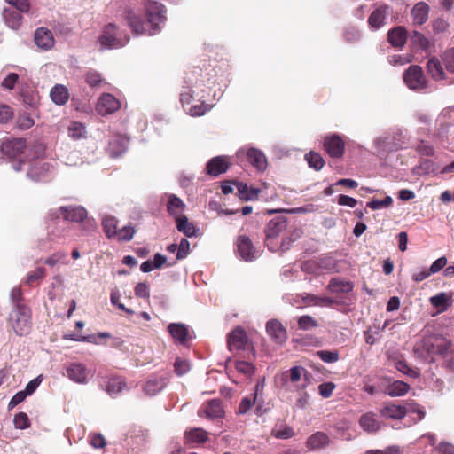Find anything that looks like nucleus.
<instances>
[{"label":"nucleus","instance_id":"obj_1","mask_svg":"<svg viewBox=\"0 0 454 454\" xmlns=\"http://www.w3.org/2000/svg\"><path fill=\"white\" fill-rule=\"evenodd\" d=\"M146 21H143L131 7H126L121 14L122 19L137 35H153L161 30L167 20L165 6L158 2H149L145 5Z\"/></svg>","mask_w":454,"mask_h":454},{"label":"nucleus","instance_id":"obj_2","mask_svg":"<svg viewBox=\"0 0 454 454\" xmlns=\"http://www.w3.org/2000/svg\"><path fill=\"white\" fill-rule=\"evenodd\" d=\"M309 373L302 366H294L289 370L282 372L277 377L281 385L286 389H294L296 391L304 390L309 384Z\"/></svg>","mask_w":454,"mask_h":454},{"label":"nucleus","instance_id":"obj_3","mask_svg":"<svg viewBox=\"0 0 454 454\" xmlns=\"http://www.w3.org/2000/svg\"><path fill=\"white\" fill-rule=\"evenodd\" d=\"M8 321L17 335H27L32 328L30 309L25 304L14 307L9 315Z\"/></svg>","mask_w":454,"mask_h":454},{"label":"nucleus","instance_id":"obj_4","mask_svg":"<svg viewBox=\"0 0 454 454\" xmlns=\"http://www.w3.org/2000/svg\"><path fill=\"white\" fill-rule=\"evenodd\" d=\"M287 227L286 218L283 215H278L271 219L265 229L266 246L271 251L278 250V244L275 239L284 231Z\"/></svg>","mask_w":454,"mask_h":454},{"label":"nucleus","instance_id":"obj_5","mask_svg":"<svg viewBox=\"0 0 454 454\" xmlns=\"http://www.w3.org/2000/svg\"><path fill=\"white\" fill-rule=\"evenodd\" d=\"M403 81L406 86L412 90H420L427 87V82L422 68L417 65H412L405 70Z\"/></svg>","mask_w":454,"mask_h":454},{"label":"nucleus","instance_id":"obj_6","mask_svg":"<svg viewBox=\"0 0 454 454\" xmlns=\"http://www.w3.org/2000/svg\"><path fill=\"white\" fill-rule=\"evenodd\" d=\"M237 158L239 160L247 159V161L258 171H264L267 168V159L264 153L256 148H240L237 152Z\"/></svg>","mask_w":454,"mask_h":454},{"label":"nucleus","instance_id":"obj_7","mask_svg":"<svg viewBox=\"0 0 454 454\" xmlns=\"http://www.w3.org/2000/svg\"><path fill=\"white\" fill-rule=\"evenodd\" d=\"M450 342L442 335H429L423 340V348L428 357L433 359L434 355L444 354L450 348Z\"/></svg>","mask_w":454,"mask_h":454},{"label":"nucleus","instance_id":"obj_8","mask_svg":"<svg viewBox=\"0 0 454 454\" xmlns=\"http://www.w3.org/2000/svg\"><path fill=\"white\" fill-rule=\"evenodd\" d=\"M27 148L24 138H13L3 142L1 150L4 155L11 159H20Z\"/></svg>","mask_w":454,"mask_h":454},{"label":"nucleus","instance_id":"obj_9","mask_svg":"<svg viewBox=\"0 0 454 454\" xmlns=\"http://www.w3.org/2000/svg\"><path fill=\"white\" fill-rule=\"evenodd\" d=\"M324 147L331 157L340 158L343 155L345 143L339 135L333 134L325 137Z\"/></svg>","mask_w":454,"mask_h":454},{"label":"nucleus","instance_id":"obj_10","mask_svg":"<svg viewBox=\"0 0 454 454\" xmlns=\"http://www.w3.org/2000/svg\"><path fill=\"white\" fill-rule=\"evenodd\" d=\"M437 130L440 135L447 134L454 127V106L442 109L436 119Z\"/></svg>","mask_w":454,"mask_h":454},{"label":"nucleus","instance_id":"obj_11","mask_svg":"<svg viewBox=\"0 0 454 454\" xmlns=\"http://www.w3.org/2000/svg\"><path fill=\"white\" fill-rule=\"evenodd\" d=\"M237 250L240 258L246 262H251L257 257L256 250L253 247L251 240L246 236L239 237Z\"/></svg>","mask_w":454,"mask_h":454},{"label":"nucleus","instance_id":"obj_12","mask_svg":"<svg viewBox=\"0 0 454 454\" xmlns=\"http://www.w3.org/2000/svg\"><path fill=\"white\" fill-rule=\"evenodd\" d=\"M67 376L77 383H86L90 376V371L79 363H72L67 367Z\"/></svg>","mask_w":454,"mask_h":454},{"label":"nucleus","instance_id":"obj_13","mask_svg":"<svg viewBox=\"0 0 454 454\" xmlns=\"http://www.w3.org/2000/svg\"><path fill=\"white\" fill-rule=\"evenodd\" d=\"M247 340L246 332L241 327H236L228 335V348L231 351L245 349Z\"/></svg>","mask_w":454,"mask_h":454},{"label":"nucleus","instance_id":"obj_14","mask_svg":"<svg viewBox=\"0 0 454 454\" xmlns=\"http://www.w3.org/2000/svg\"><path fill=\"white\" fill-rule=\"evenodd\" d=\"M34 40L39 48L45 51L51 49L55 43L51 31L43 27L35 30Z\"/></svg>","mask_w":454,"mask_h":454},{"label":"nucleus","instance_id":"obj_15","mask_svg":"<svg viewBox=\"0 0 454 454\" xmlns=\"http://www.w3.org/2000/svg\"><path fill=\"white\" fill-rule=\"evenodd\" d=\"M266 331L270 338L277 343L282 344L287 339L286 329L277 319H271L267 323Z\"/></svg>","mask_w":454,"mask_h":454},{"label":"nucleus","instance_id":"obj_16","mask_svg":"<svg viewBox=\"0 0 454 454\" xmlns=\"http://www.w3.org/2000/svg\"><path fill=\"white\" fill-rule=\"evenodd\" d=\"M331 443L332 441L325 433L317 431L307 439L306 448L309 450H317L328 447Z\"/></svg>","mask_w":454,"mask_h":454},{"label":"nucleus","instance_id":"obj_17","mask_svg":"<svg viewBox=\"0 0 454 454\" xmlns=\"http://www.w3.org/2000/svg\"><path fill=\"white\" fill-rule=\"evenodd\" d=\"M61 214L66 221L83 222L87 217V211L81 206L60 207Z\"/></svg>","mask_w":454,"mask_h":454},{"label":"nucleus","instance_id":"obj_18","mask_svg":"<svg viewBox=\"0 0 454 454\" xmlns=\"http://www.w3.org/2000/svg\"><path fill=\"white\" fill-rule=\"evenodd\" d=\"M229 168V163L224 156H216L207 164V173L212 176H217L224 173Z\"/></svg>","mask_w":454,"mask_h":454},{"label":"nucleus","instance_id":"obj_19","mask_svg":"<svg viewBox=\"0 0 454 454\" xmlns=\"http://www.w3.org/2000/svg\"><path fill=\"white\" fill-rule=\"evenodd\" d=\"M388 11L389 7L387 5L380 6L375 9L368 19L369 26L373 29H379L384 26Z\"/></svg>","mask_w":454,"mask_h":454},{"label":"nucleus","instance_id":"obj_20","mask_svg":"<svg viewBox=\"0 0 454 454\" xmlns=\"http://www.w3.org/2000/svg\"><path fill=\"white\" fill-rule=\"evenodd\" d=\"M359 425L368 434H374L380 428V422L372 412L363 414L359 419Z\"/></svg>","mask_w":454,"mask_h":454},{"label":"nucleus","instance_id":"obj_21","mask_svg":"<svg viewBox=\"0 0 454 454\" xmlns=\"http://www.w3.org/2000/svg\"><path fill=\"white\" fill-rule=\"evenodd\" d=\"M3 18L5 24L13 30H19L22 25V15L20 12L12 8H4Z\"/></svg>","mask_w":454,"mask_h":454},{"label":"nucleus","instance_id":"obj_22","mask_svg":"<svg viewBox=\"0 0 454 454\" xmlns=\"http://www.w3.org/2000/svg\"><path fill=\"white\" fill-rule=\"evenodd\" d=\"M429 6L424 2L417 3L411 10V18L416 25L424 24L428 19Z\"/></svg>","mask_w":454,"mask_h":454},{"label":"nucleus","instance_id":"obj_23","mask_svg":"<svg viewBox=\"0 0 454 454\" xmlns=\"http://www.w3.org/2000/svg\"><path fill=\"white\" fill-rule=\"evenodd\" d=\"M185 208V204L182 201L180 198L176 196L175 194H171L168 196V200L167 204V210L169 215H171L175 220L177 217L183 216V211Z\"/></svg>","mask_w":454,"mask_h":454},{"label":"nucleus","instance_id":"obj_24","mask_svg":"<svg viewBox=\"0 0 454 454\" xmlns=\"http://www.w3.org/2000/svg\"><path fill=\"white\" fill-rule=\"evenodd\" d=\"M176 226L178 231L184 233L186 237L191 238L198 235L199 229L185 215L176 219Z\"/></svg>","mask_w":454,"mask_h":454},{"label":"nucleus","instance_id":"obj_25","mask_svg":"<svg viewBox=\"0 0 454 454\" xmlns=\"http://www.w3.org/2000/svg\"><path fill=\"white\" fill-rule=\"evenodd\" d=\"M51 100L59 106L65 105L69 99L68 89L62 84H56L50 92Z\"/></svg>","mask_w":454,"mask_h":454},{"label":"nucleus","instance_id":"obj_26","mask_svg":"<svg viewBox=\"0 0 454 454\" xmlns=\"http://www.w3.org/2000/svg\"><path fill=\"white\" fill-rule=\"evenodd\" d=\"M380 413L382 416L400 419H403L407 413V409L405 406L397 405L394 403L386 404L381 410Z\"/></svg>","mask_w":454,"mask_h":454},{"label":"nucleus","instance_id":"obj_27","mask_svg":"<svg viewBox=\"0 0 454 454\" xmlns=\"http://www.w3.org/2000/svg\"><path fill=\"white\" fill-rule=\"evenodd\" d=\"M96 110L100 115H107L114 112V96L106 93L103 94L96 106Z\"/></svg>","mask_w":454,"mask_h":454},{"label":"nucleus","instance_id":"obj_28","mask_svg":"<svg viewBox=\"0 0 454 454\" xmlns=\"http://www.w3.org/2000/svg\"><path fill=\"white\" fill-rule=\"evenodd\" d=\"M388 41L395 47H403L407 41V32L403 27H397L388 32Z\"/></svg>","mask_w":454,"mask_h":454},{"label":"nucleus","instance_id":"obj_29","mask_svg":"<svg viewBox=\"0 0 454 454\" xmlns=\"http://www.w3.org/2000/svg\"><path fill=\"white\" fill-rule=\"evenodd\" d=\"M204 413L210 419L222 418L223 416V409L221 401L219 399L209 401L205 406Z\"/></svg>","mask_w":454,"mask_h":454},{"label":"nucleus","instance_id":"obj_30","mask_svg":"<svg viewBox=\"0 0 454 454\" xmlns=\"http://www.w3.org/2000/svg\"><path fill=\"white\" fill-rule=\"evenodd\" d=\"M168 331L171 336L179 343H184L187 335L188 329L185 325L179 323H173L168 325Z\"/></svg>","mask_w":454,"mask_h":454},{"label":"nucleus","instance_id":"obj_31","mask_svg":"<svg viewBox=\"0 0 454 454\" xmlns=\"http://www.w3.org/2000/svg\"><path fill=\"white\" fill-rule=\"evenodd\" d=\"M333 428L337 434V436L344 441H351L355 438V435L350 432L351 423L348 420H341L337 422Z\"/></svg>","mask_w":454,"mask_h":454},{"label":"nucleus","instance_id":"obj_32","mask_svg":"<svg viewBox=\"0 0 454 454\" xmlns=\"http://www.w3.org/2000/svg\"><path fill=\"white\" fill-rule=\"evenodd\" d=\"M327 289L331 293H349L353 289V285L349 281H345L340 278H333L327 286Z\"/></svg>","mask_w":454,"mask_h":454},{"label":"nucleus","instance_id":"obj_33","mask_svg":"<svg viewBox=\"0 0 454 454\" xmlns=\"http://www.w3.org/2000/svg\"><path fill=\"white\" fill-rule=\"evenodd\" d=\"M237 189L239 197L244 200H254L258 198L261 189L254 187H248L246 184L238 183Z\"/></svg>","mask_w":454,"mask_h":454},{"label":"nucleus","instance_id":"obj_34","mask_svg":"<svg viewBox=\"0 0 454 454\" xmlns=\"http://www.w3.org/2000/svg\"><path fill=\"white\" fill-rule=\"evenodd\" d=\"M427 72L431 74L434 80L445 79V74L440 61L435 59H430L427 63Z\"/></svg>","mask_w":454,"mask_h":454},{"label":"nucleus","instance_id":"obj_35","mask_svg":"<svg viewBox=\"0 0 454 454\" xmlns=\"http://www.w3.org/2000/svg\"><path fill=\"white\" fill-rule=\"evenodd\" d=\"M165 387L164 379L159 377L150 378L145 385V391L149 395H155Z\"/></svg>","mask_w":454,"mask_h":454},{"label":"nucleus","instance_id":"obj_36","mask_svg":"<svg viewBox=\"0 0 454 454\" xmlns=\"http://www.w3.org/2000/svg\"><path fill=\"white\" fill-rule=\"evenodd\" d=\"M187 442L202 443L207 439V434L202 428H193L185 433Z\"/></svg>","mask_w":454,"mask_h":454},{"label":"nucleus","instance_id":"obj_37","mask_svg":"<svg viewBox=\"0 0 454 454\" xmlns=\"http://www.w3.org/2000/svg\"><path fill=\"white\" fill-rule=\"evenodd\" d=\"M263 388H264V381H259L254 386V394H253V403L256 405V413L258 415L262 414V403H263Z\"/></svg>","mask_w":454,"mask_h":454},{"label":"nucleus","instance_id":"obj_38","mask_svg":"<svg viewBox=\"0 0 454 454\" xmlns=\"http://www.w3.org/2000/svg\"><path fill=\"white\" fill-rule=\"evenodd\" d=\"M410 389L408 384L403 381L396 380L393 382L387 388V394L390 396H402L404 395Z\"/></svg>","mask_w":454,"mask_h":454},{"label":"nucleus","instance_id":"obj_39","mask_svg":"<svg viewBox=\"0 0 454 454\" xmlns=\"http://www.w3.org/2000/svg\"><path fill=\"white\" fill-rule=\"evenodd\" d=\"M305 160L309 166L317 171L322 169L325 165V160L322 156L318 153L313 151L305 154Z\"/></svg>","mask_w":454,"mask_h":454},{"label":"nucleus","instance_id":"obj_40","mask_svg":"<svg viewBox=\"0 0 454 454\" xmlns=\"http://www.w3.org/2000/svg\"><path fill=\"white\" fill-rule=\"evenodd\" d=\"M450 296L444 292L439 293L430 298L431 304L434 307L440 309L442 311L447 309L450 306Z\"/></svg>","mask_w":454,"mask_h":454},{"label":"nucleus","instance_id":"obj_41","mask_svg":"<svg viewBox=\"0 0 454 454\" xmlns=\"http://www.w3.org/2000/svg\"><path fill=\"white\" fill-rule=\"evenodd\" d=\"M46 276V270L43 267H38L34 271L27 273L25 283L33 286L35 283L43 279Z\"/></svg>","mask_w":454,"mask_h":454},{"label":"nucleus","instance_id":"obj_42","mask_svg":"<svg viewBox=\"0 0 454 454\" xmlns=\"http://www.w3.org/2000/svg\"><path fill=\"white\" fill-rule=\"evenodd\" d=\"M51 166L47 163L35 161L30 168L29 175L35 179H40L44 173L50 170Z\"/></svg>","mask_w":454,"mask_h":454},{"label":"nucleus","instance_id":"obj_43","mask_svg":"<svg viewBox=\"0 0 454 454\" xmlns=\"http://www.w3.org/2000/svg\"><path fill=\"white\" fill-rule=\"evenodd\" d=\"M411 42L413 45L419 47L421 50H427L430 46L428 39L421 33L414 31L411 36Z\"/></svg>","mask_w":454,"mask_h":454},{"label":"nucleus","instance_id":"obj_44","mask_svg":"<svg viewBox=\"0 0 454 454\" xmlns=\"http://www.w3.org/2000/svg\"><path fill=\"white\" fill-rule=\"evenodd\" d=\"M320 274L325 272H333L337 270L336 261L332 257H324L318 260Z\"/></svg>","mask_w":454,"mask_h":454},{"label":"nucleus","instance_id":"obj_45","mask_svg":"<svg viewBox=\"0 0 454 454\" xmlns=\"http://www.w3.org/2000/svg\"><path fill=\"white\" fill-rule=\"evenodd\" d=\"M135 232L136 230L132 225H127L118 231H115V237L119 241H129L133 239Z\"/></svg>","mask_w":454,"mask_h":454},{"label":"nucleus","instance_id":"obj_46","mask_svg":"<svg viewBox=\"0 0 454 454\" xmlns=\"http://www.w3.org/2000/svg\"><path fill=\"white\" fill-rule=\"evenodd\" d=\"M85 127L82 123L78 121L71 122L68 127V135L74 139H79L84 137Z\"/></svg>","mask_w":454,"mask_h":454},{"label":"nucleus","instance_id":"obj_47","mask_svg":"<svg viewBox=\"0 0 454 454\" xmlns=\"http://www.w3.org/2000/svg\"><path fill=\"white\" fill-rule=\"evenodd\" d=\"M114 29V26L110 23L106 27L104 34L99 37L98 41L102 47L112 48L114 45V35L111 34V30Z\"/></svg>","mask_w":454,"mask_h":454},{"label":"nucleus","instance_id":"obj_48","mask_svg":"<svg viewBox=\"0 0 454 454\" xmlns=\"http://www.w3.org/2000/svg\"><path fill=\"white\" fill-rule=\"evenodd\" d=\"M393 200L390 196H386L383 200H372L367 203V207L372 210H379L391 206Z\"/></svg>","mask_w":454,"mask_h":454},{"label":"nucleus","instance_id":"obj_49","mask_svg":"<svg viewBox=\"0 0 454 454\" xmlns=\"http://www.w3.org/2000/svg\"><path fill=\"white\" fill-rule=\"evenodd\" d=\"M13 423L16 428L26 429L30 427L28 416L25 412H19L14 416Z\"/></svg>","mask_w":454,"mask_h":454},{"label":"nucleus","instance_id":"obj_50","mask_svg":"<svg viewBox=\"0 0 454 454\" xmlns=\"http://www.w3.org/2000/svg\"><path fill=\"white\" fill-rule=\"evenodd\" d=\"M298 325L300 329L307 331L317 327L318 325L316 319L310 316L306 315L299 317Z\"/></svg>","mask_w":454,"mask_h":454},{"label":"nucleus","instance_id":"obj_51","mask_svg":"<svg viewBox=\"0 0 454 454\" xmlns=\"http://www.w3.org/2000/svg\"><path fill=\"white\" fill-rule=\"evenodd\" d=\"M301 270L309 274H320L319 262L316 260L305 261L301 265Z\"/></svg>","mask_w":454,"mask_h":454},{"label":"nucleus","instance_id":"obj_52","mask_svg":"<svg viewBox=\"0 0 454 454\" xmlns=\"http://www.w3.org/2000/svg\"><path fill=\"white\" fill-rule=\"evenodd\" d=\"M302 235V231L300 228H295L288 239H284L281 242L280 248L282 251L289 249L292 242L300 239Z\"/></svg>","mask_w":454,"mask_h":454},{"label":"nucleus","instance_id":"obj_53","mask_svg":"<svg viewBox=\"0 0 454 454\" xmlns=\"http://www.w3.org/2000/svg\"><path fill=\"white\" fill-rule=\"evenodd\" d=\"M271 434L278 439H289L294 433L290 427L283 426L281 428H274Z\"/></svg>","mask_w":454,"mask_h":454},{"label":"nucleus","instance_id":"obj_54","mask_svg":"<svg viewBox=\"0 0 454 454\" xmlns=\"http://www.w3.org/2000/svg\"><path fill=\"white\" fill-rule=\"evenodd\" d=\"M17 127L20 129H28L35 124V121L33 118L27 114H23L19 115L17 121H16Z\"/></svg>","mask_w":454,"mask_h":454},{"label":"nucleus","instance_id":"obj_55","mask_svg":"<svg viewBox=\"0 0 454 454\" xmlns=\"http://www.w3.org/2000/svg\"><path fill=\"white\" fill-rule=\"evenodd\" d=\"M235 368L239 372L246 376H252L254 373V366L245 361H237L235 363Z\"/></svg>","mask_w":454,"mask_h":454},{"label":"nucleus","instance_id":"obj_56","mask_svg":"<svg viewBox=\"0 0 454 454\" xmlns=\"http://www.w3.org/2000/svg\"><path fill=\"white\" fill-rule=\"evenodd\" d=\"M307 302L316 306L330 307L334 303V300L327 296L313 295L310 301H307Z\"/></svg>","mask_w":454,"mask_h":454},{"label":"nucleus","instance_id":"obj_57","mask_svg":"<svg viewBox=\"0 0 454 454\" xmlns=\"http://www.w3.org/2000/svg\"><path fill=\"white\" fill-rule=\"evenodd\" d=\"M14 113L9 105H0V123H7L13 118Z\"/></svg>","mask_w":454,"mask_h":454},{"label":"nucleus","instance_id":"obj_58","mask_svg":"<svg viewBox=\"0 0 454 454\" xmlns=\"http://www.w3.org/2000/svg\"><path fill=\"white\" fill-rule=\"evenodd\" d=\"M20 12H28L30 10L29 0H5Z\"/></svg>","mask_w":454,"mask_h":454},{"label":"nucleus","instance_id":"obj_59","mask_svg":"<svg viewBox=\"0 0 454 454\" xmlns=\"http://www.w3.org/2000/svg\"><path fill=\"white\" fill-rule=\"evenodd\" d=\"M129 147V137L119 136L118 141L115 140V157L124 153Z\"/></svg>","mask_w":454,"mask_h":454},{"label":"nucleus","instance_id":"obj_60","mask_svg":"<svg viewBox=\"0 0 454 454\" xmlns=\"http://www.w3.org/2000/svg\"><path fill=\"white\" fill-rule=\"evenodd\" d=\"M67 258V254L64 251H58L45 259L44 263L53 267L59 262H63Z\"/></svg>","mask_w":454,"mask_h":454},{"label":"nucleus","instance_id":"obj_61","mask_svg":"<svg viewBox=\"0 0 454 454\" xmlns=\"http://www.w3.org/2000/svg\"><path fill=\"white\" fill-rule=\"evenodd\" d=\"M175 367V372L178 376H182L189 372L190 370V364L187 360L177 358L174 364Z\"/></svg>","mask_w":454,"mask_h":454},{"label":"nucleus","instance_id":"obj_62","mask_svg":"<svg viewBox=\"0 0 454 454\" xmlns=\"http://www.w3.org/2000/svg\"><path fill=\"white\" fill-rule=\"evenodd\" d=\"M317 356L325 363H334L339 359L337 351L320 350L317 352Z\"/></svg>","mask_w":454,"mask_h":454},{"label":"nucleus","instance_id":"obj_63","mask_svg":"<svg viewBox=\"0 0 454 454\" xmlns=\"http://www.w3.org/2000/svg\"><path fill=\"white\" fill-rule=\"evenodd\" d=\"M177 247L178 251L176 253V259H184L189 254L190 242L186 239H182L179 245H177Z\"/></svg>","mask_w":454,"mask_h":454},{"label":"nucleus","instance_id":"obj_64","mask_svg":"<svg viewBox=\"0 0 454 454\" xmlns=\"http://www.w3.org/2000/svg\"><path fill=\"white\" fill-rule=\"evenodd\" d=\"M445 67L450 73H454V50L447 51L443 55Z\"/></svg>","mask_w":454,"mask_h":454}]
</instances>
